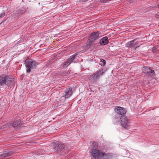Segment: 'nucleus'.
Returning a JSON list of instances; mask_svg holds the SVG:
<instances>
[{
	"label": "nucleus",
	"instance_id": "nucleus-1",
	"mask_svg": "<svg viewBox=\"0 0 159 159\" xmlns=\"http://www.w3.org/2000/svg\"><path fill=\"white\" fill-rule=\"evenodd\" d=\"M25 63L26 66L27 68V72L30 73L31 71L30 69H34L35 68L37 65V63L31 59H27L25 60Z\"/></svg>",
	"mask_w": 159,
	"mask_h": 159
},
{
	"label": "nucleus",
	"instance_id": "nucleus-2",
	"mask_svg": "<svg viewBox=\"0 0 159 159\" xmlns=\"http://www.w3.org/2000/svg\"><path fill=\"white\" fill-rule=\"evenodd\" d=\"M11 82V78L7 75H2L0 76V84L3 86L8 85Z\"/></svg>",
	"mask_w": 159,
	"mask_h": 159
},
{
	"label": "nucleus",
	"instance_id": "nucleus-3",
	"mask_svg": "<svg viewBox=\"0 0 159 159\" xmlns=\"http://www.w3.org/2000/svg\"><path fill=\"white\" fill-rule=\"evenodd\" d=\"M90 153L95 159H101L102 157L105 155L104 153L95 149H92Z\"/></svg>",
	"mask_w": 159,
	"mask_h": 159
},
{
	"label": "nucleus",
	"instance_id": "nucleus-4",
	"mask_svg": "<svg viewBox=\"0 0 159 159\" xmlns=\"http://www.w3.org/2000/svg\"><path fill=\"white\" fill-rule=\"evenodd\" d=\"M120 123L122 126L125 129H128L130 126L129 120L125 116H121Z\"/></svg>",
	"mask_w": 159,
	"mask_h": 159
},
{
	"label": "nucleus",
	"instance_id": "nucleus-5",
	"mask_svg": "<svg viewBox=\"0 0 159 159\" xmlns=\"http://www.w3.org/2000/svg\"><path fill=\"white\" fill-rule=\"evenodd\" d=\"M103 73V70H98L92 75H90L89 78V80L92 81H94L98 79Z\"/></svg>",
	"mask_w": 159,
	"mask_h": 159
},
{
	"label": "nucleus",
	"instance_id": "nucleus-6",
	"mask_svg": "<svg viewBox=\"0 0 159 159\" xmlns=\"http://www.w3.org/2000/svg\"><path fill=\"white\" fill-rule=\"evenodd\" d=\"M142 70L144 73H148L151 76H153L155 73L154 70H151L148 66H144Z\"/></svg>",
	"mask_w": 159,
	"mask_h": 159
},
{
	"label": "nucleus",
	"instance_id": "nucleus-7",
	"mask_svg": "<svg viewBox=\"0 0 159 159\" xmlns=\"http://www.w3.org/2000/svg\"><path fill=\"white\" fill-rule=\"evenodd\" d=\"M116 112L119 115H123L126 113L125 109L120 107H116L115 108Z\"/></svg>",
	"mask_w": 159,
	"mask_h": 159
},
{
	"label": "nucleus",
	"instance_id": "nucleus-8",
	"mask_svg": "<svg viewBox=\"0 0 159 159\" xmlns=\"http://www.w3.org/2000/svg\"><path fill=\"white\" fill-rule=\"evenodd\" d=\"M76 55H73L71 56L70 58H68L65 63L63 66L64 67H65L66 66L70 65L71 62H73V61L75 59Z\"/></svg>",
	"mask_w": 159,
	"mask_h": 159
},
{
	"label": "nucleus",
	"instance_id": "nucleus-9",
	"mask_svg": "<svg viewBox=\"0 0 159 159\" xmlns=\"http://www.w3.org/2000/svg\"><path fill=\"white\" fill-rule=\"evenodd\" d=\"M100 33L98 32H93L91 33L90 37L91 41H94L99 37Z\"/></svg>",
	"mask_w": 159,
	"mask_h": 159
},
{
	"label": "nucleus",
	"instance_id": "nucleus-10",
	"mask_svg": "<svg viewBox=\"0 0 159 159\" xmlns=\"http://www.w3.org/2000/svg\"><path fill=\"white\" fill-rule=\"evenodd\" d=\"M65 94L63 96L65 98H68L70 97L72 93L71 89L69 88L66 89L65 92Z\"/></svg>",
	"mask_w": 159,
	"mask_h": 159
},
{
	"label": "nucleus",
	"instance_id": "nucleus-11",
	"mask_svg": "<svg viewBox=\"0 0 159 159\" xmlns=\"http://www.w3.org/2000/svg\"><path fill=\"white\" fill-rule=\"evenodd\" d=\"M108 43L107 37L106 36L101 39L100 43L101 45H104Z\"/></svg>",
	"mask_w": 159,
	"mask_h": 159
},
{
	"label": "nucleus",
	"instance_id": "nucleus-12",
	"mask_svg": "<svg viewBox=\"0 0 159 159\" xmlns=\"http://www.w3.org/2000/svg\"><path fill=\"white\" fill-rule=\"evenodd\" d=\"M136 40L135 39L129 42L128 43L129 45V47L131 48H134L135 47V43Z\"/></svg>",
	"mask_w": 159,
	"mask_h": 159
},
{
	"label": "nucleus",
	"instance_id": "nucleus-13",
	"mask_svg": "<svg viewBox=\"0 0 159 159\" xmlns=\"http://www.w3.org/2000/svg\"><path fill=\"white\" fill-rule=\"evenodd\" d=\"M60 143L58 142H57L55 145L54 148V149L56 151H58L61 150V148H60Z\"/></svg>",
	"mask_w": 159,
	"mask_h": 159
},
{
	"label": "nucleus",
	"instance_id": "nucleus-14",
	"mask_svg": "<svg viewBox=\"0 0 159 159\" xmlns=\"http://www.w3.org/2000/svg\"><path fill=\"white\" fill-rule=\"evenodd\" d=\"M91 146L93 149H96L98 147V144L96 142H93Z\"/></svg>",
	"mask_w": 159,
	"mask_h": 159
},
{
	"label": "nucleus",
	"instance_id": "nucleus-15",
	"mask_svg": "<svg viewBox=\"0 0 159 159\" xmlns=\"http://www.w3.org/2000/svg\"><path fill=\"white\" fill-rule=\"evenodd\" d=\"M21 123L20 121H17L13 123V125L14 127H16L18 126L21 125Z\"/></svg>",
	"mask_w": 159,
	"mask_h": 159
},
{
	"label": "nucleus",
	"instance_id": "nucleus-16",
	"mask_svg": "<svg viewBox=\"0 0 159 159\" xmlns=\"http://www.w3.org/2000/svg\"><path fill=\"white\" fill-rule=\"evenodd\" d=\"M93 41H91L90 39L89 42L87 44V47L88 48H90L92 44V42Z\"/></svg>",
	"mask_w": 159,
	"mask_h": 159
},
{
	"label": "nucleus",
	"instance_id": "nucleus-17",
	"mask_svg": "<svg viewBox=\"0 0 159 159\" xmlns=\"http://www.w3.org/2000/svg\"><path fill=\"white\" fill-rule=\"evenodd\" d=\"M24 12V11L21 10H18L16 11L17 14H21Z\"/></svg>",
	"mask_w": 159,
	"mask_h": 159
},
{
	"label": "nucleus",
	"instance_id": "nucleus-18",
	"mask_svg": "<svg viewBox=\"0 0 159 159\" xmlns=\"http://www.w3.org/2000/svg\"><path fill=\"white\" fill-rule=\"evenodd\" d=\"M135 49H136V48L139 47L140 45L138 43V42H135Z\"/></svg>",
	"mask_w": 159,
	"mask_h": 159
},
{
	"label": "nucleus",
	"instance_id": "nucleus-19",
	"mask_svg": "<svg viewBox=\"0 0 159 159\" xmlns=\"http://www.w3.org/2000/svg\"><path fill=\"white\" fill-rule=\"evenodd\" d=\"M5 15V13L4 12L0 14V19L3 17Z\"/></svg>",
	"mask_w": 159,
	"mask_h": 159
},
{
	"label": "nucleus",
	"instance_id": "nucleus-20",
	"mask_svg": "<svg viewBox=\"0 0 159 159\" xmlns=\"http://www.w3.org/2000/svg\"><path fill=\"white\" fill-rule=\"evenodd\" d=\"M5 15V13L4 12L0 14V19L3 17Z\"/></svg>",
	"mask_w": 159,
	"mask_h": 159
},
{
	"label": "nucleus",
	"instance_id": "nucleus-21",
	"mask_svg": "<svg viewBox=\"0 0 159 159\" xmlns=\"http://www.w3.org/2000/svg\"><path fill=\"white\" fill-rule=\"evenodd\" d=\"M60 148H61V150L64 148V145L60 143Z\"/></svg>",
	"mask_w": 159,
	"mask_h": 159
},
{
	"label": "nucleus",
	"instance_id": "nucleus-22",
	"mask_svg": "<svg viewBox=\"0 0 159 159\" xmlns=\"http://www.w3.org/2000/svg\"><path fill=\"white\" fill-rule=\"evenodd\" d=\"M101 61L103 63V66H104L106 64L105 61L103 59H102L101 60Z\"/></svg>",
	"mask_w": 159,
	"mask_h": 159
},
{
	"label": "nucleus",
	"instance_id": "nucleus-23",
	"mask_svg": "<svg viewBox=\"0 0 159 159\" xmlns=\"http://www.w3.org/2000/svg\"><path fill=\"white\" fill-rule=\"evenodd\" d=\"M107 0H101V1H103V2H105Z\"/></svg>",
	"mask_w": 159,
	"mask_h": 159
},
{
	"label": "nucleus",
	"instance_id": "nucleus-24",
	"mask_svg": "<svg viewBox=\"0 0 159 159\" xmlns=\"http://www.w3.org/2000/svg\"><path fill=\"white\" fill-rule=\"evenodd\" d=\"M158 8H159V4L158 5Z\"/></svg>",
	"mask_w": 159,
	"mask_h": 159
}]
</instances>
